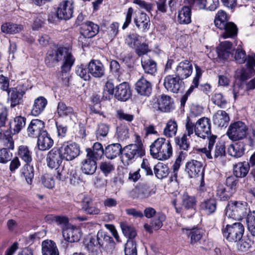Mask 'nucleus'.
Returning <instances> with one entry per match:
<instances>
[{"mask_svg":"<svg viewBox=\"0 0 255 255\" xmlns=\"http://www.w3.org/2000/svg\"><path fill=\"white\" fill-rule=\"evenodd\" d=\"M182 231L189 238H190V243L192 245H194L198 242L203 236L202 230L197 228L192 229H182Z\"/></svg>","mask_w":255,"mask_h":255,"instance_id":"c9c22d12","label":"nucleus"},{"mask_svg":"<svg viewBox=\"0 0 255 255\" xmlns=\"http://www.w3.org/2000/svg\"><path fill=\"white\" fill-rule=\"evenodd\" d=\"M21 174L28 184H32L34 174L33 166L29 164H25L21 169Z\"/></svg>","mask_w":255,"mask_h":255,"instance_id":"49530a36","label":"nucleus"},{"mask_svg":"<svg viewBox=\"0 0 255 255\" xmlns=\"http://www.w3.org/2000/svg\"><path fill=\"white\" fill-rule=\"evenodd\" d=\"M213 121L214 124L218 127H226L230 121V118L225 111L218 110L214 115Z\"/></svg>","mask_w":255,"mask_h":255,"instance_id":"2f4dec72","label":"nucleus"},{"mask_svg":"<svg viewBox=\"0 0 255 255\" xmlns=\"http://www.w3.org/2000/svg\"><path fill=\"white\" fill-rule=\"evenodd\" d=\"M237 178L235 175L227 177L226 180V185L233 195L236 192L238 185L239 180Z\"/></svg>","mask_w":255,"mask_h":255,"instance_id":"69168bd1","label":"nucleus"},{"mask_svg":"<svg viewBox=\"0 0 255 255\" xmlns=\"http://www.w3.org/2000/svg\"><path fill=\"white\" fill-rule=\"evenodd\" d=\"M115 86L111 82L108 81L105 86L103 92V100H110L115 94Z\"/></svg>","mask_w":255,"mask_h":255,"instance_id":"e2e57ef3","label":"nucleus"},{"mask_svg":"<svg viewBox=\"0 0 255 255\" xmlns=\"http://www.w3.org/2000/svg\"><path fill=\"white\" fill-rule=\"evenodd\" d=\"M200 208L202 210L205 211L207 214H212L215 212L217 209V201L214 198L206 199L201 202Z\"/></svg>","mask_w":255,"mask_h":255,"instance_id":"ea45409f","label":"nucleus"},{"mask_svg":"<svg viewBox=\"0 0 255 255\" xmlns=\"http://www.w3.org/2000/svg\"><path fill=\"white\" fill-rule=\"evenodd\" d=\"M37 146L39 150L44 151L50 149L53 145V140L47 131L41 133L38 137Z\"/></svg>","mask_w":255,"mask_h":255,"instance_id":"b1692460","label":"nucleus"},{"mask_svg":"<svg viewBox=\"0 0 255 255\" xmlns=\"http://www.w3.org/2000/svg\"><path fill=\"white\" fill-rule=\"evenodd\" d=\"M86 248L90 255H98L101 248L96 236L90 238Z\"/></svg>","mask_w":255,"mask_h":255,"instance_id":"79ce46f5","label":"nucleus"},{"mask_svg":"<svg viewBox=\"0 0 255 255\" xmlns=\"http://www.w3.org/2000/svg\"><path fill=\"white\" fill-rule=\"evenodd\" d=\"M18 155L26 164H29L32 160V152L25 145H20L18 147Z\"/></svg>","mask_w":255,"mask_h":255,"instance_id":"8fccbe9b","label":"nucleus"},{"mask_svg":"<svg viewBox=\"0 0 255 255\" xmlns=\"http://www.w3.org/2000/svg\"><path fill=\"white\" fill-rule=\"evenodd\" d=\"M177 124L174 120H169L166 124L163 133L167 137L175 136L177 131Z\"/></svg>","mask_w":255,"mask_h":255,"instance_id":"3c124183","label":"nucleus"},{"mask_svg":"<svg viewBox=\"0 0 255 255\" xmlns=\"http://www.w3.org/2000/svg\"><path fill=\"white\" fill-rule=\"evenodd\" d=\"M220 29L223 30L221 36L224 38H235L237 36L238 28L233 22L230 21L225 25L224 27H222Z\"/></svg>","mask_w":255,"mask_h":255,"instance_id":"72a5a7b5","label":"nucleus"},{"mask_svg":"<svg viewBox=\"0 0 255 255\" xmlns=\"http://www.w3.org/2000/svg\"><path fill=\"white\" fill-rule=\"evenodd\" d=\"M192 71L191 63L187 60H185L180 62L177 66L175 75L183 80L191 75Z\"/></svg>","mask_w":255,"mask_h":255,"instance_id":"dca6fc26","label":"nucleus"},{"mask_svg":"<svg viewBox=\"0 0 255 255\" xmlns=\"http://www.w3.org/2000/svg\"><path fill=\"white\" fill-rule=\"evenodd\" d=\"M177 21L180 24H188L191 22V10L189 6H184L178 11Z\"/></svg>","mask_w":255,"mask_h":255,"instance_id":"4c0bfd02","label":"nucleus"},{"mask_svg":"<svg viewBox=\"0 0 255 255\" xmlns=\"http://www.w3.org/2000/svg\"><path fill=\"white\" fill-rule=\"evenodd\" d=\"M42 255H59L56 244L51 240H45L42 243Z\"/></svg>","mask_w":255,"mask_h":255,"instance_id":"e433bc0d","label":"nucleus"},{"mask_svg":"<svg viewBox=\"0 0 255 255\" xmlns=\"http://www.w3.org/2000/svg\"><path fill=\"white\" fill-rule=\"evenodd\" d=\"M246 67L237 71V76L242 81H245L250 78L255 73V55H248Z\"/></svg>","mask_w":255,"mask_h":255,"instance_id":"9b49d317","label":"nucleus"},{"mask_svg":"<svg viewBox=\"0 0 255 255\" xmlns=\"http://www.w3.org/2000/svg\"><path fill=\"white\" fill-rule=\"evenodd\" d=\"M152 90L151 83L145 78L141 77L135 84V90L141 96L148 97Z\"/></svg>","mask_w":255,"mask_h":255,"instance_id":"aec40b11","label":"nucleus"},{"mask_svg":"<svg viewBox=\"0 0 255 255\" xmlns=\"http://www.w3.org/2000/svg\"><path fill=\"white\" fill-rule=\"evenodd\" d=\"M122 146L120 143H112L107 145L105 149V155L110 160L114 159L123 154Z\"/></svg>","mask_w":255,"mask_h":255,"instance_id":"393cba45","label":"nucleus"},{"mask_svg":"<svg viewBox=\"0 0 255 255\" xmlns=\"http://www.w3.org/2000/svg\"><path fill=\"white\" fill-rule=\"evenodd\" d=\"M90 73L95 78H101L105 75V68L102 63L97 60H92L88 64Z\"/></svg>","mask_w":255,"mask_h":255,"instance_id":"412c9836","label":"nucleus"},{"mask_svg":"<svg viewBox=\"0 0 255 255\" xmlns=\"http://www.w3.org/2000/svg\"><path fill=\"white\" fill-rule=\"evenodd\" d=\"M229 16L225 11L220 10L215 15L214 19L215 25L219 29L224 27L225 25L230 22L229 21Z\"/></svg>","mask_w":255,"mask_h":255,"instance_id":"a19ab883","label":"nucleus"},{"mask_svg":"<svg viewBox=\"0 0 255 255\" xmlns=\"http://www.w3.org/2000/svg\"><path fill=\"white\" fill-rule=\"evenodd\" d=\"M211 121L206 117H203L196 122V135L205 139L211 134Z\"/></svg>","mask_w":255,"mask_h":255,"instance_id":"ddd939ff","label":"nucleus"},{"mask_svg":"<svg viewBox=\"0 0 255 255\" xmlns=\"http://www.w3.org/2000/svg\"><path fill=\"white\" fill-rule=\"evenodd\" d=\"M131 95L129 85L127 82H123L115 88L114 96L121 101H126Z\"/></svg>","mask_w":255,"mask_h":255,"instance_id":"f3484780","label":"nucleus"},{"mask_svg":"<svg viewBox=\"0 0 255 255\" xmlns=\"http://www.w3.org/2000/svg\"><path fill=\"white\" fill-rule=\"evenodd\" d=\"M185 171L190 178H195L201 176L202 185V183L204 182V168L201 162L194 159L189 160L185 164Z\"/></svg>","mask_w":255,"mask_h":255,"instance_id":"6e6552de","label":"nucleus"},{"mask_svg":"<svg viewBox=\"0 0 255 255\" xmlns=\"http://www.w3.org/2000/svg\"><path fill=\"white\" fill-rule=\"evenodd\" d=\"M26 120L24 117L21 116H16L13 120H10L8 123L9 130L10 133L12 134L18 133L24 127Z\"/></svg>","mask_w":255,"mask_h":255,"instance_id":"4be33fe9","label":"nucleus"},{"mask_svg":"<svg viewBox=\"0 0 255 255\" xmlns=\"http://www.w3.org/2000/svg\"><path fill=\"white\" fill-rule=\"evenodd\" d=\"M60 148L63 155V158L66 161H71L80 154V147L75 142H64Z\"/></svg>","mask_w":255,"mask_h":255,"instance_id":"0eeeda50","label":"nucleus"},{"mask_svg":"<svg viewBox=\"0 0 255 255\" xmlns=\"http://www.w3.org/2000/svg\"><path fill=\"white\" fill-rule=\"evenodd\" d=\"M46 130L44 122L36 119L31 121L27 128V133L29 137H37Z\"/></svg>","mask_w":255,"mask_h":255,"instance_id":"2eb2a0df","label":"nucleus"},{"mask_svg":"<svg viewBox=\"0 0 255 255\" xmlns=\"http://www.w3.org/2000/svg\"><path fill=\"white\" fill-rule=\"evenodd\" d=\"M125 255H137L136 245L135 241H127L125 246Z\"/></svg>","mask_w":255,"mask_h":255,"instance_id":"774afa93","label":"nucleus"},{"mask_svg":"<svg viewBox=\"0 0 255 255\" xmlns=\"http://www.w3.org/2000/svg\"><path fill=\"white\" fill-rule=\"evenodd\" d=\"M9 97L10 107L14 108L23 102V96L25 93L24 89L20 86L6 91Z\"/></svg>","mask_w":255,"mask_h":255,"instance_id":"4468645a","label":"nucleus"},{"mask_svg":"<svg viewBox=\"0 0 255 255\" xmlns=\"http://www.w3.org/2000/svg\"><path fill=\"white\" fill-rule=\"evenodd\" d=\"M216 196L221 201H227L233 196V194L223 184H219L216 188Z\"/></svg>","mask_w":255,"mask_h":255,"instance_id":"a18cd8bd","label":"nucleus"},{"mask_svg":"<svg viewBox=\"0 0 255 255\" xmlns=\"http://www.w3.org/2000/svg\"><path fill=\"white\" fill-rule=\"evenodd\" d=\"M64 159L61 152L60 147H54L47 154L46 162L47 166L51 168L59 166Z\"/></svg>","mask_w":255,"mask_h":255,"instance_id":"f8f14e48","label":"nucleus"},{"mask_svg":"<svg viewBox=\"0 0 255 255\" xmlns=\"http://www.w3.org/2000/svg\"><path fill=\"white\" fill-rule=\"evenodd\" d=\"M99 31L98 25L92 21H87L82 24L80 33L86 38H90L95 36Z\"/></svg>","mask_w":255,"mask_h":255,"instance_id":"a211bd4d","label":"nucleus"},{"mask_svg":"<svg viewBox=\"0 0 255 255\" xmlns=\"http://www.w3.org/2000/svg\"><path fill=\"white\" fill-rule=\"evenodd\" d=\"M247 228L251 234L255 237V211H253L246 219Z\"/></svg>","mask_w":255,"mask_h":255,"instance_id":"4d7b16f0","label":"nucleus"},{"mask_svg":"<svg viewBox=\"0 0 255 255\" xmlns=\"http://www.w3.org/2000/svg\"><path fill=\"white\" fill-rule=\"evenodd\" d=\"M76 74L85 81H88L90 79V73L87 66L81 65L77 66L76 69Z\"/></svg>","mask_w":255,"mask_h":255,"instance_id":"680f3d73","label":"nucleus"},{"mask_svg":"<svg viewBox=\"0 0 255 255\" xmlns=\"http://www.w3.org/2000/svg\"><path fill=\"white\" fill-rule=\"evenodd\" d=\"M10 130H2L0 131V140L2 141L8 149L14 148V141L10 134Z\"/></svg>","mask_w":255,"mask_h":255,"instance_id":"864d4df0","label":"nucleus"},{"mask_svg":"<svg viewBox=\"0 0 255 255\" xmlns=\"http://www.w3.org/2000/svg\"><path fill=\"white\" fill-rule=\"evenodd\" d=\"M158 109L163 112H170L174 109V102L169 96L162 95L157 100Z\"/></svg>","mask_w":255,"mask_h":255,"instance_id":"5701e85b","label":"nucleus"},{"mask_svg":"<svg viewBox=\"0 0 255 255\" xmlns=\"http://www.w3.org/2000/svg\"><path fill=\"white\" fill-rule=\"evenodd\" d=\"M136 140L137 143L128 145L123 149L121 160L125 165H129L137 158L145 155V149L139 135H136Z\"/></svg>","mask_w":255,"mask_h":255,"instance_id":"7ed1b4c3","label":"nucleus"},{"mask_svg":"<svg viewBox=\"0 0 255 255\" xmlns=\"http://www.w3.org/2000/svg\"><path fill=\"white\" fill-rule=\"evenodd\" d=\"M185 131L183 134L191 136L194 133L196 135V123L194 124L190 117H187L185 123Z\"/></svg>","mask_w":255,"mask_h":255,"instance_id":"bf43d9fd","label":"nucleus"},{"mask_svg":"<svg viewBox=\"0 0 255 255\" xmlns=\"http://www.w3.org/2000/svg\"><path fill=\"white\" fill-rule=\"evenodd\" d=\"M175 143L179 147L180 150L187 151L190 148V144L187 141V136L182 134L180 136H177L174 138Z\"/></svg>","mask_w":255,"mask_h":255,"instance_id":"6e6d98bb","label":"nucleus"},{"mask_svg":"<svg viewBox=\"0 0 255 255\" xmlns=\"http://www.w3.org/2000/svg\"><path fill=\"white\" fill-rule=\"evenodd\" d=\"M245 231L244 226L240 222L231 225H224L222 228V234L224 239L231 243H236L242 239Z\"/></svg>","mask_w":255,"mask_h":255,"instance_id":"39448f33","label":"nucleus"},{"mask_svg":"<svg viewBox=\"0 0 255 255\" xmlns=\"http://www.w3.org/2000/svg\"><path fill=\"white\" fill-rule=\"evenodd\" d=\"M22 25L12 22H5L1 26V31L6 34H14L19 32L22 29Z\"/></svg>","mask_w":255,"mask_h":255,"instance_id":"c03bdc74","label":"nucleus"},{"mask_svg":"<svg viewBox=\"0 0 255 255\" xmlns=\"http://www.w3.org/2000/svg\"><path fill=\"white\" fill-rule=\"evenodd\" d=\"M87 157L93 158L95 159H100L103 155L105 154V149L103 145L100 142H95L92 148H87L86 150Z\"/></svg>","mask_w":255,"mask_h":255,"instance_id":"c756f323","label":"nucleus"},{"mask_svg":"<svg viewBox=\"0 0 255 255\" xmlns=\"http://www.w3.org/2000/svg\"><path fill=\"white\" fill-rule=\"evenodd\" d=\"M251 212L248 204L245 201H231L226 207V217L240 220L244 217H247Z\"/></svg>","mask_w":255,"mask_h":255,"instance_id":"20e7f679","label":"nucleus"},{"mask_svg":"<svg viewBox=\"0 0 255 255\" xmlns=\"http://www.w3.org/2000/svg\"><path fill=\"white\" fill-rule=\"evenodd\" d=\"M150 153L153 158L158 160L168 159L172 154L170 141L163 137L157 138L150 146Z\"/></svg>","mask_w":255,"mask_h":255,"instance_id":"f03ea898","label":"nucleus"},{"mask_svg":"<svg viewBox=\"0 0 255 255\" xmlns=\"http://www.w3.org/2000/svg\"><path fill=\"white\" fill-rule=\"evenodd\" d=\"M250 168L248 162H240L234 166L233 173L236 177L243 178L247 176Z\"/></svg>","mask_w":255,"mask_h":255,"instance_id":"473e14b6","label":"nucleus"},{"mask_svg":"<svg viewBox=\"0 0 255 255\" xmlns=\"http://www.w3.org/2000/svg\"><path fill=\"white\" fill-rule=\"evenodd\" d=\"M248 130V128L246 124L238 121L229 125L226 134L230 140L236 141L245 139L247 137Z\"/></svg>","mask_w":255,"mask_h":255,"instance_id":"423d86ee","label":"nucleus"},{"mask_svg":"<svg viewBox=\"0 0 255 255\" xmlns=\"http://www.w3.org/2000/svg\"><path fill=\"white\" fill-rule=\"evenodd\" d=\"M196 199L193 196L184 195L182 200V206L185 211H190V215L195 213Z\"/></svg>","mask_w":255,"mask_h":255,"instance_id":"37998d69","label":"nucleus"},{"mask_svg":"<svg viewBox=\"0 0 255 255\" xmlns=\"http://www.w3.org/2000/svg\"><path fill=\"white\" fill-rule=\"evenodd\" d=\"M114 164L109 161H102L99 164V169L106 177L115 170Z\"/></svg>","mask_w":255,"mask_h":255,"instance_id":"052dcab7","label":"nucleus"},{"mask_svg":"<svg viewBox=\"0 0 255 255\" xmlns=\"http://www.w3.org/2000/svg\"><path fill=\"white\" fill-rule=\"evenodd\" d=\"M82 209L90 215H98L100 209L93 205L92 199L88 197H85L82 201Z\"/></svg>","mask_w":255,"mask_h":255,"instance_id":"f704fd0d","label":"nucleus"},{"mask_svg":"<svg viewBox=\"0 0 255 255\" xmlns=\"http://www.w3.org/2000/svg\"><path fill=\"white\" fill-rule=\"evenodd\" d=\"M62 233L65 240L70 243L78 242L81 238L80 231L76 227H72L64 229Z\"/></svg>","mask_w":255,"mask_h":255,"instance_id":"c85d7f7f","label":"nucleus"},{"mask_svg":"<svg viewBox=\"0 0 255 255\" xmlns=\"http://www.w3.org/2000/svg\"><path fill=\"white\" fill-rule=\"evenodd\" d=\"M211 101L220 108H225L227 104V101L221 93H215L213 95Z\"/></svg>","mask_w":255,"mask_h":255,"instance_id":"13d9d810","label":"nucleus"},{"mask_svg":"<svg viewBox=\"0 0 255 255\" xmlns=\"http://www.w3.org/2000/svg\"><path fill=\"white\" fill-rule=\"evenodd\" d=\"M233 44L229 41L221 42L217 47V52L218 57L224 60H226L232 55Z\"/></svg>","mask_w":255,"mask_h":255,"instance_id":"a878e982","label":"nucleus"},{"mask_svg":"<svg viewBox=\"0 0 255 255\" xmlns=\"http://www.w3.org/2000/svg\"><path fill=\"white\" fill-rule=\"evenodd\" d=\"M154 172L156 177L160 179L166 177L169 172L167 165L163 163H158L154 167Z\"/></svg>","mask_w":255,"mask_h":255,"instance_id":"de8ad7c7","label":"nucleus"},{"mask_svg":"<svg viewBox=\"0 0 255 255\" xmlns=\"http://www.w3.org/2000/svg\"><path fill=\"white\" fill-rule=\"evenodd\" d=\"M96 160V159L90 158L86 155V158L82 162L81 167L82 172L86 175L93 174L97 168Z\"/></svg>","mask_w":255,"mask_h":255,"instance_id":"bb28decb","label":"nucleus"},{"mask_svg":"<svg viewBox=\"0 0 255 255\" xmlns=\"http://www.w3.org/2000/svg\"><path fill=\"white\" fill-rule=\"evenodd\" d=\"M57 111L60 117L75 116L73 108L67 106L66 104L62 102L58 103L57 106Z\"/></svg>","mask_w":255,"mask_h":255,"instance_id":"09e8293b","label":"nucleus"},{"mask_svg":"<svg viewBox=\"0 0 255 255\" xmlns=\"http://www.w3.org/2000/svg\"><path fill=\"white\" fill-rule=\"evenodd\" d=\"M245 150V144L243 142H238L230 145L228 153L232 156L239 158L243 155Z\"/></svg>","mask_w":255,"mask_h":255,"instance_id":"58836bf2","label":"nucleus"},{"mask_svg":"<svg viewBox=\"0 0 255 255\" xmlns=\"http://www.w3.org/2000/svg\"><path fill=\"white\" fill-rule=\"evenodd\" d=\"M134 192L135 198L143 199L155 194L156 189L150 187L146 184H141L135 187Z\"/></svg>","mask_w":255,"mask_h":255,"instance_id":"6ab92c4d","label":"nucleus"},{"mask_svg":"<svg viewBox=\"0 0 255 255\" xmlns=\"http://www.w3.org/2000/svg\"><path fill=\"white\" fill-rule=\"evenodd\" d=\"M163 85L168 91L178 93L183 88L184 83L182 79L176 75H168L164 78Z\"/></svg>","mask_w":255,"mask_h":255,"instance_id":"1a4fd4ad","label":"nucleus"},{"mask_svg":"<svg viewBox=\"0 0 255 255\" xmlns=\"http://www.w3.org/2000/svg\"><path fill=\"white\" fill-rule=\"evenodd\" d=\"M47 105V100L44 97L40 96L35 99L31 111V115L38 116L44 110Z\"/></svg>","mask_w":255,"mask_h":255,"instance_id":"7c9ffc66","label":"nucleus"},{"mask_svg":"<svg viewBox=\"0 0 255 255\" xmlns=\"http://www.w3.org/2000/svg\"><path fill=\"white\" fill-rule=\"evenodd\" d=\"M73 2L64 0L59 3L57 8L56 16L61 20H68L73 16Z\"/></svg>","mask_w":255,"mask_h":255,"instance_id":"9d476101","label":"nucleus"},{"mask_svg":"<svg viewBox=\"0 0 255 255\" xmlns=\"http://www.w3.org/2000/svg\"><path fill=\"white\" fill-rule=\"evenodd\" d=\"M109 131V126L101 123L98 125L96 130V135L98 139H102V138L106 137Z\"/></svg>","mask_w":255,"mask_h":255,"instance_id":"338daca9","label":"nucleus"},{"mask_svg":"<svg viewBox=\"0 0 255 255\" xmlns=\"http://www.w3.org/2000/svg\"><path fill=\"white\" fill-rule=\"evenodd\" d=\"M101 248L103 247L105 244L111 243L114 242L112 237L107 235L102 231H99L96 236Z\"/></svg>","mask_w":255,"mask_h":255,"instance_id":"0e129e2a","label":"nucleus"},{"mask_svg":"<svg viewBox=\"0 0 255 255\" xmlns=\"http://www.w3.org/2000/svg\"><path fill=\"white\" fill-rule=\"evenodd\" d=\"M121 227L124 235L128 238L127 241H135L134 238L137 234L133 227L123 223L121 224Z\"/></svg>","mask_w":255,"mask_h":255,"instance_id":"603ef678","label":"nucleus"},{"mask_svg":"<svg viewBox=\"0 0 255 255\" xmlns=\"http://www.w3.org/2000/svg\"><path fill=\"white\" fill-rule=\"evenodd\" d=\"M136 26L141 29L142 31H147L150 27V20L148 15L144 12H141L133 19Z\"/></svg>","mask_w":255,"mask_h":255,"instance_id":"cd10ccee","label":"nucleus"},{"mask_svg":"<svg viewBox=\"0 0 255 255\" xmlns=\"http://www.w3.org/2000/svg\"><path fill=\"white\" fill-rule=\"evenodd\" d=\"M141 65L145 73L153 75L157 70L156 63L151 59L145 60L144 61H141Z\"/></svg>","mask_w":255,"mask_h":255,"instance_id":"5fc2aeb1","label":"nucleus"},{"mask_svg":"<svg viewBox=\"0 0 255 255\" xmlns=\"http://www.w3.org/2000/svg\"><path fill=\"white\" fill-rule=\"evenodd\" d=\"M75 60L70 49L61 46L49 50L45 58V64L49 67H54L59 62H63L59 76L62 79L67 78V73L71 70Z\"/></svg>","mask_w":255,"mask_h":255,"instance_id":"f257e3e1","label":"nucleus"}]
</instances>
